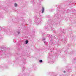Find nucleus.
Listing matches in <instances>:
<instances>
[{
    "label": "nucleus",
    "mask_w": 76,
    "mask_h": 76,
    "mask_svg": "<svg viewBox=\"0 0 76 76\" xmlns=\"http://www.w3.org/2000/svg\"><path fill=\"white\" fill-rule=\"evenodd\" d=\"M64 72V73H66V72H65V71H64V72Z\"/></svg>",
    "instance_id": "obj_6"
},
{
    "label": "nucleus",
    "mask_w": 76,
    "mask_h": 76,
    "mask_svg": "<svg viewBox=\"0 0 76 76\" xmlns=\"http://www.w3.org/2000/svg\"><path fill=\"white\" fill-rule=\"evenodd\" d=\"M25 42H26V44H28V42H29V41H28V40H26L25 41Z\"/></svg>",
    "instance_id": "obj_2"
},
{
    "label": "nucleus",
    "mask_w": 76,
    "mask_h": 76,
    "mask_svg": "<svg viewBox=\"0 0 76 76\" xmlns=\"http://www.w3.org/2000/svg\"><path fill=\"white\" fill-rule=\"evenodd\" d=\"M14 6H15V7H16L17 6V4L16 3H15L14 4Z\"/></svg>",
    "instance_id": "obj_3"
},
{
    "label": "nucleus",
    "mask_w": 76,
    "mask_h": 76,
    "mask_svg": "<svg viewBox=\"0 0 76 76\" xmlns=\"http://www.w3.org/2000/svg\"><path fill=\"white\" fill-rule=\"evenodd\" d=\"M44 8L43 7L42 8V13H44Z\"/></svg>",
    "instance_id": "obj_1"
},
{
    "label": "nucleus",
    "mask_w": 76,
    "mask_h": 76,
    "mask_svg": "<svg viewBox=\"0 0 76 76\" xmlns=\"http://www.w3.org/2000/svg\"><path fill=\"white\" fill-rule=\"evenodd\" d=\"M18 34H19V31H18Z\"/></svg>",
    "instance_id": "obj_5"
},
{
    "label": "nucleus",
    "mask_w": 76,
    "mask_h": 76,
    "mask_svg": "<svg viewBox=\"0 0 76 76\" xmlns=\"http://www.w3.org/2000/svg\"><path fill=\"white\" fill-rule=\"evenodd\" d=\"M39 62L40 63H42V60H40L39 61Z\"/></svg>",
    "instance_id": "obj_4"
}]
</instances>
